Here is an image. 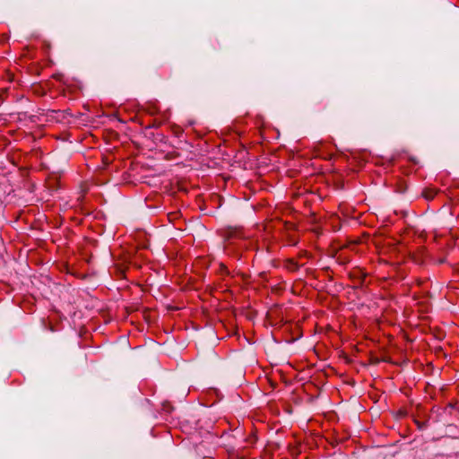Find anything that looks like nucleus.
Returning a JSON list of instances; mask_svg holds the SVG:
<instances>
[{
	"label": "nucleus",
	"instance_id": "f257e3e1",
	"mask_svg": "<svg viewBox=\"0 0 459 459\" xmlns=\"http://www.w3.org/2000/svg\"><path fill=\"white\" fill-rule=\"evenodd\" d=\"M437 189H431V188H429V189H426L424 190L423 192V196L427 199V200H430V199H433L435 197V195H437Z\"/></svg>",
	"mask_w": 459,
	"mask_h": 459
}]
</instances>
